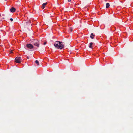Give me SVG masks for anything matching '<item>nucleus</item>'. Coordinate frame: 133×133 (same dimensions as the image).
I'll return each mask as SVG.
<instances>
[{
	"instance_id": "nucleus-18",
	"label": "nucleus",
	"mask_w": 133,
	"mask_h": 133,
	"mask_svg": "<svg viewBox=\"0 0 133 133\" xmlns=\"http://www.w3.org/2000/svg\"><path fill=\"white\" fill-rule=\"evenodd\" d=\"M1 16V14H0V17Z\"/></svg>"
},
{
	"instance_id": "nucleus-10",
	"label": "nucleus",
	"mask_w": 133,
	"mask_h": 133,
	"mask_svg": "<svg viewBox=\"0 0 133 133\" xmlns=\"http://www.w3.org/2000/svg\"><path fill=\"white\" fill-rule=\"evenodd\" d=\"M26 23L27 25H30V24L31 23V22L29 21H28L26 22Z\"/></svg>"
},
{
	"instance_id": "nucleus-16",
	"label": "nucleus",
	"mask_w": 133,
	"mask_h": 133,
	"mask_svg": "<svg viewBox=\"0 0 133 133\" xmlns=\"http://www.w3.org/2000/svg\"><path fill=\"white\" fill-rule=\"evenodd\" d=\"M27 58L28 59H29V57H27Z\"/></svg>"
},
{
	"instance_id": "nucleus-6",
	"label": "nucleus",
	"mask_w": 133,
	"mask_h": 133,
	"mask_svg": "<svg viewBox=\"0 0 133 133\" xmlns=\"http://www.w3.org/2000/svg\"><path fill=\"white\" fill-rule=\"evenodd\" d=\"M47 4V2H46L45 3H43V4L41 8L43 9L45 7V6L46 5V4Z\"/></svg>"
},
{
	"instance_id": "nucleus-2",
	"label": "nucleus",
	"mask_w": 133,
	"mask_h": 133,
	"mask_svg": "<svg viewBox=\"0 0 133 133\" xmlns=\"http://www.w3.org/2000/svg\"><path fill=\"white\" fill-rule=\"evenodd\" d=\"M32 43L34 45L37 47H38L39 46L40 43L38 40H34L32 41Z\"/></svg>"
},
{
	"instance_id": "nucleus-11",
	"label": "nucleus",
	"mask_w": 133,
	"mask_h": 133,
	"mask_svg": "<svg viewBox=\"0 0 133 133\" xmlns=\"http://www.w3.org/2000/svg\"><path fill=\"white\" fill-rule=\"evenodd\" d=\"M35 63L37 64V65H39V62L37 60H36L35 61Z\"/></svg>"
},
{
	"instance_id": "nucleus-15",
	"label": "nucleus",
	"mask_w": 133,
	"mask_h": 133,
	"mask_svg": "<svg viewBox=\"0 0 133 133\" xmlns=\"http://www.w3.org/2000/svg\"><path fill=\"white\" fill-rule=\"evenodd\" d=\"M71 0H68V1L69 2H70Z\"/></svg>"
},
{
	"instance_id": "nucleus-8",
	"label": "nucleus",
	"mask_w": 133,
	"mask_h": 133,
	"mask_svg": "<svg viewBox=\"0 0 133 133\" xmlns=\"http://www.w3.org/2000/svg\"><path fill=\"white\" fill-rule=\"evenodd\" d=\"M93 44V43L92 42H91L90 43V44L89 45V47L90 48H92V45Z\"/></svg>"
},
{
	"instance_id": "nucleus-4",
	"label": "nucleus",
	"mask_w": 133,
	"mask_h": 133,
	"mask_svg": "<svg viewBox=\"0 0 133 133\" xmlns=\"http://www.w3.org/2000/svg\"><path fill=\"white\" fill-rule=\"evenodd\" d=\"M26 46L27 47L30 49H32L34 47L33 45L31 44H27Z\"/></svg>"
},
{
	"instance_id": "nucleus-7",
	"label": "nucleus",
	"mask_w": 133,
	"mask_h": 133,
	"mask_svg": "<svg viewBox=\"0 0 133 133\" xmlns=\"http://www.w3.org/2000/svg\"><path fill=\"white\" fill-rule=\"evenodd\" d=\"M95 36V35H94L93 33H91V36H90V37L91 38L93 39L94 38L93 37L94 36Z\"/></svg>"
},
{
	"instance_id": "nucleus-1",
	"label": "nucleus",
	"mask_w": 133,
	"mask_h": 133,
	"mask_svg": "<svg viewBox=\"0 0 133 133\" xmlns=\"http://www.w3.org/2000/svg\"><path fill=\"white\" fill-rule=\"evenodd\" d=\"M63 43L62 42L57 41L55 43L54 45L57 48L62 49L64 48Z\"/></svg>"
},
{
	"instance_id": "nucleus-13",
	"label": "nucleus",
	"mask_w": 133,
	"mask_h": 133,
	"mask_svg": "<svg viewBox=\"0 0 133 133\" xmlns=\"http://www.w3.org/2000/svg\"><path fill=\"white\" fill-rule=\"evenodd\" d=\"M10 21H11V22H12L13 21V19L12 18H11L10 19Z\"/></svg>"
},
{
	"instance_id": "nucleus-5",
	"label": "nucleus",
	"mask_w": 133,
	"mask_h": 133,
	"mask_svg": "<svg viewBox=\"0 0 133 133\" xmlns=\"http://www.w3.org/2000/svg\"><path fill=\"white\" fill-rule=\"evenodd\" d=\"M15 9L14 7L11 8L10 9V11L12 12H15Z\"/></svg>"
},
{
	"instance_id": "nucleus-3",
	"label": "nucleus",
	"mask_w": 133,
	"mask_h": 133,
	"mask_svg": "<svg viewBox=\"0 0 133 133\" xmlns=\"http://www.w3.org/2000/svg\"><path fill=\"white\" fill-rule=\"evenodd\" d=\"M21 58L20 57H16L15 58V61L17 63H19L21 62Z\"/></svg>"
},
{
	"instance_id": "nucleus-9",
	"label": "nucleus",
	"mask_w": 133,
	"mask_h": 133,
	"mask_svg": "<svg viewBox=\"0 0 133 133\" xmlns=\"http://www.w3.org/2000/svg\"><path fill=\"white\" fill-rule=\"evenodd\" d=\"M110 6V4L109 3H106V8H108Z\"/></svg>"
},
{
	"instance_id": "nucleus-17",
	"label": "nucleus",
	"mask_w": 133,
	"mask_h": 133,
	"mask_svg": "<svg viewBox=\"0 0 133 133\" xmlns=\"http://www.w3.org/2000/svg\"><path fill=\"white\" fill-rule=\"evenodd\" d=\"M12 53V51H11L10 52V53Z\"/></svg>"
},
{
	"instance_id": "nucleus-14",
	"label": "nucleus",
	"mask_w": 133,
	"mask_h": 133,
	"mask_svg": "<svg viewBox=\"0 0 133 133\" xmlns=\"http://www.w3.org/2000/svg\"><path fill=\"white\" fill-rule=\"evenodd\" d=\"M46 43V42H44L43 44L44 45H45Z\"/></svg>"
},
{
	"instance_id": "nucleus-12",
	"label": "nucleus",
	"mask_w": 133,
	"mask_h": 133,
	"mask_svg": "<svg viewBox=\"0 0 133 133\" xmlns=\"http://www.w3.org/2000/svg\"><path fill=\"white\" fill-rule=\"evenodd\" d=\"M72 28H71L69 29V31H70V32H71L72 31Z\"/></svg>"
}]
</instances>
